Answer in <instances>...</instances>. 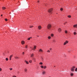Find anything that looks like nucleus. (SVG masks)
Segmentation results:
<instances>
[{"label":"nucleus","instance_id":"20e7f679","mask_svg":"<svg viewBox=\"0 0 77 77\" xmlns=\"http://www.w3.org/2000/svg\"><path fill=\"white\" fill-rule=\"evenodd\" d=\"M67 43H68V41H66L64 43V45H66Z\"/></svg>","mask_w":77,"mask_h":77},{"label":"nucleus","instance_id":"de8ad7c7","mask_svg":"<svg viewBox=\"0 0 77 77\" xmlns=\"http://www.w3.org/2000/svg\"><path fill=\"white\" fill-rule=\"evenodd\" d=\"M49 77H50L49 76Z\"/></svg>","mask_w":77,"mask_h":77},{"label":"nucleus","instance_id":"6e6552de","mask_svg":"<svg viewBox=\"0 0 77 77\" xmlns=\"http://www.w3.org/2000/svg\"><path fill=\"white\" fill-rule=\"evenodd\" d=\"M38 28L39 30V29H41L42 27H41V26H39L38 27Z\"/></svg>","mask_w":77,"mask_h":77},{"label":"nucleus","instance_id":"58836bf2","mask_svg":"<svg viewBox=\"0 0 77 77\" xmlns=\"http://www.w3.org/2000/svg\"><path fill=\"white\" fill-rule=\"evenodd\" d=\"M12 70V68H11L10 69V70Z\"/></svg>","mask_w":77,"mask_h":77},{"label":"nucleus","instance_id":"c85d7f7f","mask_svg":"<svg viewBox=\"0 0 77 77\" xmlns=\"http://www.w3.org/2000/svg\"><path fill=\"white\" fill-rule=\"evenodd\" d=\"M5 21H8V19H5Z\"/></svg>","mask_w":77,"mask_h":77},{"label":"nucleus","instance_id":"c9c22d12","mask_svg":"<svg viewBox=\"0 0 77 77\" xmlns=\"http://www.w3.org/2000/svg\"><path fill=\"white\" fill-rule=\"evenodd\" d=\"M52 50V49L51 48H50V51H51V50Z\"/></svg>","mask_w":77,"mask_h":77},{"label":"nucleus","instance_id":"c03bdc74","mask_svg":"<svg viewBox=\"0 0 77 77\" xmlns=\"http://www.w3.org/2000/svg\"><path fill=\"white\" fill-rule=\"evenodd\" d=\"M1 16H3V15L2 14V15H1Z\"/></svg>","mask_w":77,"mask_h":77},{"label":"nucleus","instance_id":"a19ab883","mask_svg":"<svg viewBox=\"0 0 77 77\" xmlns=\"http://www.w3.org/2000/svg\"><path fill=\"white\" fill-rule=\"evenodd\" d=\"M66 23H67V22H66L64 24H66Z\"/></svg>","mask_w":77,"mask_h":77},{"label":"nucleus","instance_id":"cd10ccee","mask_svg":"<svg viewBox=\"0 0 77 77\" xmlns=\"http://www.w3.org/2000/svg\"><path fill=\"white\" fill-rule=\"evenodd\" d=\"M25 72H27V69H25Z\"/></svg>","mask_w":77,"mask_h":77},{"label":"nucleus","instance_id":"bb28decb","mask_svg":"<svg viewBox=\"0 0 77 77\" xmlns=\"http://www.w3.org/2000/svg\"><path fill=\"white\" fill-rule=\"evenodd\" d=\"M75 71L77 72V68H76L75 70Z\"/></svg>","mask_w":77,"mask_h":77},{"label":"nucleus","instance_id":"a211bd4d","mask_svg":"<svg viewBox=\"0 0 77 77\" xmlns=\"http://www.w3.org/2000/svg\"><path fill=\"white\" fill-rule=\"evenodd\" d=\"M47 68V67L46 66H44V69H46Z\"/></svg>","mask_w":77,"mask_h":77},{"label":"nucleus","instance_id":"f704fd0d","mask_svg":"<svg viewBox=\"0 0 77 77\" xmlns=\"http://www.w3.org/2000/svg\"><path fill=\"white\" fill-rule=\"evenodd\" d=\"M30 38H28V40H30Z\"/></svg>","mask_w":77,"mask_h":77},{"label":"nucleus","instance_id":"a878e982","mask_svg":"<svg viewBox=\"0 0 77 77\" xmlns=\"http://www.w3.org/2000/svg\"><path fill=\"white\" fill-rule=\"evenodd\" d=\"M68 17L69 18H71V16L70 15L68 16Z\"/></svg>","mask_w":77,"mask_h":77},{"label":"nucleus","instance_id":"49530a36","mask_svg":"<svg viewBox=\"0 0 77 77\" xmlns=\"http://www.w3.org/2000/svg\"><path fill=\"white\" fill-rule=\"evenodd\" d=\"M37 37H39V36L38 35Z\"/></svg>","mask_w":77,"mask_h":77},{"label":"nucleus","instance_id":"393cba45","mask_svg":"<svg viewBox=\"0 0 77 77\" xmlns=\"http://www.w3.org/2000/svg\"><path fill=\"white\" fill-rule=\"evenodd\" d=\"M60 10V11H63V8H61Z\"/></svg>","mask_w":77,"mask_h":77},{"label":"nucleus","instance_id":"dca6fc26","mask_svg":"<svg viewBox=\"0 0 77 77\" xmlns=\"http://www.w3.org/2000/svg\"><path fill=\"white\" fill-rule=\"evenodd\" d=\"M15 59H18L19 58L17 57H15Z\"/></svg>","mask_w":77,"mask_h":77},{"label":"nucleus","instance_id":"a18cd8bd","mask_svg":"<svg viewBox=\"0 0 77 77\" xmlns=\"http://www.w3.org/2000/svg\"><path fill=\"white\" fill-rule=\"evenodd\" d=\"M54 42H55V41L54 40Z\"/></svg>","mask_w":77,"mask_h":77},{"label":"nucleus","instance_id":"b1692460","mask_svg":"<svg viewBox=\"0 0 77 77\" xmlns=\"http://www.w3.org/2000/svg\"><path fill=\"white\" fill-rule=\"evenodd\" d=\"M30 28H32L33 27V26H30Z\"/></svg>","mask_w":77,"mask_h":77},{"label":"nucleus","instance_id":"c756f323","mask_svg":"<svg viewBox=\"0 0 77 77\" xmlns=\"http://www.w3.org/2000/svg\"><path fill=\"white\" fill-rule=\"evenodd\" d=\"M54 35H53V34H51V36H53Z\"/></svg>","mask_w":77,"mask_h":77},{"label":"nucleus","instance_id":"0eeeda50","mask_svg":"<svg viewBox=\"0 0 77 77\" xmlns=\"http://www.w3.org/2000/svg\"><path fill=\"white\" fill-rule=\"evenodd\" d=\"M13 56V55H11L10 57V60H11V59L12 58V57Z\"/></svg>","mask_w":77,"mask_h":77},{"label":"nucleus","instance_id":"9b49d317","mask_svg":"<svg viewBox=\"0 0 77 77\" xmlns=\"http://www.w3.org/2000/svg\"><path fill=\"white\" fill-rule=\"evenodd\" d=\"M25 62H26V63H27V64H29V62H28V61L25 60Z\"/></svg>","mask_w":77,"mask_h":77},{"label":"nucleus","instance_id":"f3484780","mask_svg":"<svg viewBox=\"0 0 77 77\" xmlns=\"http://www.w3.org/2000/svg\"><path fill=\"white\" fill-rule=\"evenodd\" d=\"M29 63H32V60H30L29 61Z\"/></svg>","mask_w":77,"mask_h":77},{"label":"nucleus","instance_id":"9d476101","mask_svg":"<svg viewBox=\"0 0 77 77\" xmlns=\"http://www.w3.org/2000/svg\"><path fill=\"white\" fill-rule=\"evenodd\" d=\"M2 9H3V10H5V9H6V7H3L2 8Z\"/></svg>","mask_w":77,"mask_h":77},{"label":"nucleus","instance_id":"37998d69","mask_svg":"<svg viewBox=\"0 0 77 77\" xmlns=\"http://www.w3.org/2000/svg\"><path fill=\"white\" fill-rule=\"evenodd\" d=\"M38 3H39V1H38Z\"/></svg>","mask_w":77,"mask_h":77},{"label":"nucleus","instance_id":"ea45409f","mask_svg":"<svg viewBox=\"0 0 77 77\" xmlns=\"http://www.w3.org/2000/svg\"><path fill=\"white\" fill-rule=\"evenodd\" d=\"M13 77H17L16 76H14Z\"/></svg>","mask_w":77,"mask_h":77},{"label":"nucleus","instance_id":"7c9ffc66","mask_svg":"<svg viewBox=\"0 0 77 77\" xmlns=\"http://www.w3.org/2000/svg\"><path fill=\"white\" fill-rule=\"evenodd\" d=\"M65 33H67V31H66V30L65 31Z\"/></svg>","mask_w":77,"mask_h":77},{"label":"nucleus","instance_id":"ddd939ff","mask_svg":"<svg viewBox=\"0 0 77 77\" xmlns=\"http://www.w3.org/2000/svg\"><path fill=\"white\" fill-rule=\"evenodd\" d=\"M45 72L44 71L43 72L42 74H45Z\"/></svg>","mask_w":77,"mask_h":77},{"label":"nucleus","instance_id":"4be33fe9","mask_svg":"<svg viewBox=\"0 0 77 77\" xmlns=\"http://www.w3.org/2000/svg\"><path fill=\"white\" fill-rule=\"evenodd\" d=\"M43 63H42V62H40V63H39V64H40V65H42Z\"/></svg>","mask_w":77,"mask_h":77},{"label":"nucleus","instance_id":"f8f14e48","mask_svg":"<svg viewBox=\"0 0 77 77\" xmlns=\"http://www.w3.org/2000/svg\"><path fill=\"white\" fill-rule=\"evenodd\" d=\"M34 56V54H32L31 56V57H33Z\"/></svg>","mask_w":77,"mask_h":77},{"label":"nucleus","instance_id":"aec40b11","mask_svg":"<svg viewBox=\"0 0 77 77\" xmlns=\"http://www.w3.org/2000/svg\"><path fill=\"white\" fill-rule=\"evenodd\" d=\"M5 59L7 61H8V58H6Z\"/></svg>","mask_w":77,"mask_h":77},{"label":"nucleus","instance_id":"72a5a7b5","mask_svg":"<svg viewBox=\"0 0 77 77\" xmlns=\"http://www.w3.org/2000/svg\"><path fill=\"white\" fill-rule=\"evenodd\" d=\"M50 38H51V37H50V36H49V37H48V38H49V39H50Z\"/></svg>","mask_w":77,"mask_h":77},{"label":"nucleus","instance_id":"473e14b6","mask_svg":"<svg viewBox=\"0 0 77 77\" xmlns=\"http://www.w3.org/2000/svg\"><path fill=\"white\" fill-rule=\"evenodd\" d=\"M26 48H27V45H26L25 46Z\"/></svg>","mask_w":77,"mask_h":77},{"label":"nucleus","instance_id":"412c9836","mask_svg":"<svg viewBox=\"0 0 77 77\" xmlns=\"http://www.w3.org/2000/svg\"><path fill=\"white\" fill-rule=\"evenodd\" d=\"M47 52H48V53H50V50H48L47 51Z\"/></svg>","mask_w":77,"mask_h":77},{"label":"nucleus","instance_id":"7ed1b4c3","mask_svg":"<svg viewBox=\"0 0 77 77\" xmlns=\"http://www.w3.org/2000/svg\"><path fill=\"white\" fill-rule=\"evenodd\" d=\"M53 11V9H49L48 10V12H49V13H51V11Z\"/></svg>","mask_w":77,"mask_h":77},{"label":"nucleus","instance_id":"f03ea898","mask_svg":"<svg viewBox=\"0 0 77 77\" xmlns=\"http://www.w3.org/2000/svg\"><path fill=\"white\" fill-rule=\"evenodd\" d=\"M75 68V67L73 66L72 67H71V71H74V69Z\"/></svg>","mask_w":77,"mask_h":77},{"label":"nucleus","instance_id":"4468645a","mask_svg":"<svg viewBox=\"0 0 77 77\" xmlns=\"http://www.w3.org/2000/svg\"><path fill=\"white\" fill-rule=\"evenodd\" d=\"M39 51H40L41 52H42V50L41 49H40L39 50Z\"/></svg>","mask_w":77,"mask_h":77},{"label":"nucleus","instance_id":"1a4fd4ad","mask_svg":"<svg viewBox=\"0 0 77 77\" xmlns=\"http://www.w3.org/2000/svg\"><path fill=\"white\" fill-rule=\"evenodd\" d=\"M21 44H23V45L24 44V41H22L21 42Z\"/></svg>","mask_w":77,"mask_h":77},{"label":"nucleus","instance_id":"2eb2a0df","mask_svg":"<svg viewBox=\"0 0 77 77\" xmlns=\"http://www.w3.org/2000/svg\"><path fill=\"white\" fill-rule=\"evenodd\" d=\"M35 49H36V46H34L33 50H35Z\"/></svg>","mask_w":77,"mask_h":77},{"label":"nucleus","instance_id":"f257e3e1","mask_svg":"<svg viewBox=\"0 0 77 77\" xmlns=\"http://www.w3.org/2000/svg\"><path fill=\"white\" fill-rule=\"evenodd\" d=\"M51 25L50 24H49L47 26V28L48 29H49V30H50V29H51Z\"/></svg>","mask_w":77,"mask_h":77},{"label":"nucleus","instance_id":"5701e85b","mask_svg":"<svg viewBox=\"0 0 77 77\" xmlns=\"http://www.w3.org/2000/svg\"><path fill=\"white\" fill-rule=\"evenodd\" d=\"M41 67L42 68H44V66H41Z\"/></svg>","mask_w":77,"mask_h":77},{"label":"nucleus","instance_id":"e433bc0d","mask_svg":"<svg viewBox=\"0 0 77 77\" xmlns=\"http://www.w3.org/2000/svg\"><path fill=\"white\" fill-rule=\"evenodd\" d=\"M2 69L1 68H0V71H2Z\"/></svg>","mask_w":77,"mask_h":77},{"label":"nucleus","instance_id":"79ce46f5","mask_svg":"<svg viewBox=\"0 0 77 77\" xmlns=\"http://www.w3.org/2000/svg\"><path fill=\"white\" fill-rule=\"evenodd\" d=\"M29 38H30V39H31V38H32V37H29Z\"/></svg>","mask_w":77,"mask_h":77},{"label":"nucleus","instance_id":"39448f33","mask_svg":"<svg viewBox=\"0 0 77 77\" xmlns=\"http://www.w3.org/2000/svg\"><path fill=\"white\" fill-rule=\"evenodd\" d=\"M32 60H33V61H34V62H36V58H33L32 59Z\"/></svg>","mask_w":77,"mask_h":77},{"label":"nucleus","instance_id":"423d86ee","mask_svg":"<svg viewBox=\"0 0 77 77\" xmlns=\"http://www.w3.org/2000/svg\"><path fill=\"white\" fill-rule=\"evenodd\" d=\"M61 29H60V28H59L58 30V31L59 32H61Z\"/></svg>","mask_w":77,"mask_h":77},{"label":"nucleus","instance_id":"4c0bfd02","mask_svg":"<svg viewBox=\"0 0 77 77\" xmlns=\"http://www.w3.org/2000/svg\"><path fill=\"white\" fill-rule=\"evenodd\" d=\"M22 54H24V52H23Z\"/></svg>","mask_w":77,"mask_h":77},{"label":"nucleus","instance_id":"2f4dec72","mask_svg":"<svg viewBox=\"0 0 77 77\" xmlns=\"http://www.w3.org/2000/svg\"><path fill=\"white\" fill-rule=\"evenodd\" d=\"M74 35H76V32H74Z\"/></svg>","mask_w":77,"mask_h":77},{"label":"nucleus","instance_id":"6ab92c4d","mask_svg":"<svg viewBox=\"0 0 77 77\" xmlns=\"http://www.w3.org/2000/svg\"><path fill=\"white\" fill-rule=\"evenodd\" d=\"M70 75H71V76H73V73H71Z\"/></svg>","mask_w":77,"mask_h":77}]
</instances>
